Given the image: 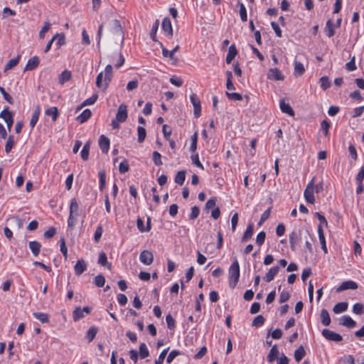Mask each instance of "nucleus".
Returning <instances> with one entry per match:
<instances>
[{
	"instance_id": "obj_1",
	"label": "nucleus",
	"mask_w": 364,
	"mask_h": 364,
	"mask_svg": "<svg viewBox=\"0 0 364 364\" xmlns=\"http://www.w3.org/2000/svg\"><path fill=\"white\" fill-rule=\"evenodd\" d=\"M108 38L112 41H120L121 44L124 42V33L119 21L117 19L112 20L109 23Z\"/></svg>"
},
{
	"instance_id": "obj_2",
	"label": "nucleus",
	"mask_w": 364,
	"mask_h": 364,
	"mask_svg": "<svg viewBox=\"0 0 364 364\" xmlns=\"http://www.w3.org/2000/svg\"><path fill=\"white\" fill-rule=\"evenodd\" d=\"M112 78V67L111 65H107L105 69V77L103 79V73L101 72L98 74L96 79V85L97 87L105 90Z\"/></svg>"
},
{
	"instance_id": "obj_3",
	"label": "nucleus",
	"mask_w": 364,
	"mask_h": 364,
	"mask_svg": "<svg viewBox=\"0 0 364 364\" xmlns=\"http://www.w3.org/2000/svg\"><path fill=\"white\" fill-rule=\"evenodd\" d=\"M229 285L231 289H234L240 278V265L237 259H235L228 269Z\"/></svg>"
},
{
	"instance_id": "obj_4",
	"label": "nucleus",
	"mask_w": 364,
	"mask_h": 364,
	"mask_svg": "<svg viewBox=\"0 0 364 364\" xmlns=\"http://www.w3.org/2000/svg\"><path fill=\"white\" fill-rule=\"evenodd\" d=\"M304 232L301 230H295L289 235V244L292 251H295L301 242L304 240Z\"/></svg>"
},
{
	"instance_id": "obj_5",
	"label": "nucleus",
	"mask_w": 364,
	"mask_h": 364,
	"mask_svg": "<svg viewBox=\"0 0 364 364\" xmlns=\"http://www.w3.org/2000/svg\"><path fill=\"white\" fill-rule=\"evenodd\" d=\"M316 177H313L309 183L307 184L306 189L304 190V196L306 202L314 204L315 202V198L314 196V183Z\"/></svg>"
},
{
	"instance_id": "obj_6",
	"label": "nucleus",
	"mask_w": 364,
	"mask_h": 364,
	"mask_svg": "<svg viewBox=\"0 0 364 364\" xmlns=\"http://www.w3.org/2000/svg\"><path fill=\"white\" fill-rule=\"evenodd\" d=\"M316 177H313L309 183L307 184L306 189L304 190V196L306 202L314 204L315 202V198L314 196V183Z\"/></svg>"
},
{
	"instance_id": "obj_7",
	"label": "nucleus",
	"mask_w": 364,
	"mask_h": 364,
	"mask_svg": "<svg viewBox=\"0 0 364 364\" xmlns=\"http://www.w3.org/2000/svg\"><path fill=\"white\" fill-rule=\"evenodd\" d=\"M91 312V309L88 306H85L82 309L77 306L73 312V318L74 321H77L85 317V314H89Z\"/></svg>"
},
{
	"instance_id": "obj_8",
	"label": "nucleus",
	"mask_w": 364,
	"mask_h": 364,
	"mask_svg": "<svg viewBox=\"0 0 364 364\" xmlns=\"http://www.w3.org/2000/svg\"><path fill=\"white\" fill-rule=\"evenodd\" d=\"M321 333L322 336L328 341L340 342L343 340L341 335L327 328L323 329Z\"/></svg>"
},
{
	"instance_id": "obj_9",
	"label": "nucleus",
	"mask_w": 364,
	"mask_h": 364,
	"mask_svg": "<svg viewBox=\"0 0 364 364\" xmlns=\"http://www.w3.org/2000/svg\"><path fill=\"white\" fill-rule=\"evenodd\" d=\"M191 102L193 106V114L196 118L199 117L201 114V105L200 100L196 94H192L190 96Z\"/></svg>"
},
{
	"instance_id": "obj_10",
	"label": "nucleus",
	"mask_w": 364,
	"mask_h": 364,
	"mask_svg": "<svg viewBox=\"0 0 364 364\" xmlns=\"http://www.w3.org/2000/svg\"><path fill=\"white\" fill-rule=\"evenodd\" d=\"M139 260L145 265H150L154 261L153 253L149 250H143L139 255Z\"/></svg>"
},
{
	"instance_id": "obj_11",
	"label": "nucleus",
	"mask_w": 364,
	"mask_h": 364,
	"mask_svg": "<svg viewBox=\"0 0 364 364\" xmlns=\"http://www.w3.org/2000/svg\"><path fill=\"white\" fill-rule=\"evenodd\" d=\"M127 119V107L125 104H121L116 114V119L118 122H124Z\"/></svg>"
},
{
	"instance_id": "obj_12",
	"label": "nucleus",
	"mask_w": 364,
	"mask_h": 364,
	"mask_svg": "<svg viewBox=\"0 0 364 364\" xmlns=\"http://www.w3.org/2000/svg\"><path fill=\"white\" fill-rule=\"evenodd\" d=\"M267 78L274 80H283L284 75L278 68H270L267 73Z\"/></svg>"
},
{
	"instance_id": "obj_13",
	"label": "nucleus",
	"mask_w": 364,
	"mask_h": 364,
	"mask_svg": "<svg viewBox=\"0 0 364 364\" xmlns=\"http://www.w3.org/2000/svg\"><path fill=\"white\" fill-rule=\"evenodd\" d=\"M161 27L167 36H168L169 38H171L173 36L172 25L168 18L166 17L164 18Z\"/></svg>"
},
{
	"instance_id": "obj_14",
	"label": "nucleus",
	"mask_w": 364,
	"mask_h": 364,
	"mask_svg": "<svg viewBox=\"0 0 364 364\" xmlns=\"http://www.w3.org/2000/svg\"><path fill=\"white\" fill-rule=\"evenodd\" d=\"M358 284L353 281L349 280L343 282L337 289V291H342L347 289H356Z\"/></svg>"
},
{
	"instance_id": "obj_15",
	"label": "nucleus",
	"mask_w": 364,
	"mask_h": 364,
	"mask_svg": "<svg viewBox=\"0 0 364 364\" xmlns=\"http://www.w3.org/2000/svg\"><path fill=\"white\" fill-rule=\"evenodd\" d=\"M339 323L347 328H353L356 326V322L349 316H343L340 318Z\"/></svg>"
},
{
	"instance_id": "obj_16",
	"label": "nucleus",
	"mask_w": 364,
	"mask_h": 364,
	"mask_svg": "<svg viewBox=\"0 0 364 364\" xmlns=\"http://www.w3.org/2000/svg\"><path fill=\"white\" fill-rule=\"evenodd\" d=\"M39 63H40V60H39V58L38 56L35 55V56L31 58L28 60V61L24 68V70L26 71V70H34L39 65Z\"/></svg>"
},
{
	"instance_id": "obj_17",
	"label": "nucleus",
	"mask_w": 364,
	"mask_h": 364,
	"mask_svg": "<svg viewBox=\"0 0 364 364\" xmlns=\"http://www.w3.org/2000/svg\"><path fill=\"white\" fill-rule=\"evenodd\" d=\"M109 139L105 135H101L99 139V146L104 153H107L109 149Z\"/></svg>"
},
{
	"instance_id": "obj_18",
	"label": "nucleus",
	"mask_w": 364,
	"mask_h": 364,
	"mask_svg": "<svg viewBox=\"0 0 364 364\" xmlns=\"http://www.w3.org/2000/svg\"><path fill=\"white\" fill-rule=\"evenodd\" d=\"M87 269V264L83 259H79L74 267L75 273L77 275L82 274Z\"/></svg>"
},
{
	"instance_id": "obj_19",
	"label": "nucleus",
	"mask_w": 364,
	"mask_h": 364,
	"mask_svg": "<svg viewBox=\"0 0 364 364\" xmlns=\"http://www.w3.org/2000/svg\"><path fill=\"white\" fill-rule=\"evenodd\" d=\"M279 107L282 112L287 113L290 116H294V112L289 103H286L284 100H280L279 101Z\"/></svg>"
},
{
	"instance_id": "obj_20",
	"label": "nucleus",
	"mask_w": 364,
	"mask_h": 364,
	"mask_svg": "<svg viewBox=\"0 0 364 364\" xmlns=\"http://www.w3.org/2000/svg\"><path fill=\"white\" fill-rule=\"evenodd\" d=\"M78 210H79V205H78L77 199L75 198H72L70 200V207H69V215H70V216H72V215L77 216L78 215Z\"/></svg>"
},
{
	"instance_id": "obj_21",
	"label": "nucleus",
	"mask_w": 364,
	"mask_h": 364,
	"mask_svg": "<svg viewBox=\"0 0 364 364\" xmlns=\"http://www.w3.org/2000/svg\"><path fill=\"white\" fill-rule=\"evenodd\" d=\"M279 268L278 266H275V267H272L269 271L268 272L265 274L264 277V279L267 282H269L271 281H272L274 278V277L277 274V273L279 272Z\"/></svg>"
},
{
	"instance_id": "obj_22",
	"label": "nucleus",
	"mask_w": 364,
	"mask_h": 364,
	"mask_svg": "<svg viewBox=\"0 0 364 364\" xmlns=\"http://www.w3.org/2000/svg\"><path fill=\"white\" fill-rule=\"evenodd\" d=\"M279 355V349L277 345H274L271 348L269 354L267 356V360L269 363H272L277 358Z\"/></svg>"
},
{
	"instance_id": "obj_23",
	"label": "nucleus",
	"mask_w": 364,
	"mask_h": 364,
	"mask_svg": "<svg viewBox=\"0 0 364 364\" xmlns=\"http://www.w3.org/2000/svg\"><path fill=\"white\" fill-rule=\"evenodd\" d=\"M237 54V50L235 45H231L229 47L228 53L226 56V59H225L226 63L228 64H230L232 61V60L235 58V57L236 56Z\"/></svg>"
},
{
	"instance_id": "obj_24",
	"label": "nucleus",
	"mask_w": 364,
	"mask_h": 364,
	"mask_svg": "<svg viewBox=\"0 0 364 364\" xmlns=\"http://www.w3.org/2000/svg\"><path fill=\"white\" fill-rule=\"evenodd\" d=\"M348 304L347 302H339L338 304H336L333 308V311L335 314H341V313H343V312H345L346 311H347L348 309Z\"/></svg>"
},
{
	"instance_id": "obj_25",
	"label": "nucleus",
	"mask_w": 364,
	"mask_h": 364,
	"mask_svg": "<svg viewBox=\"0 0 364 364\" xmlns=\"http://www.w3.org/2000/svg\"><path fill=\"white\" fill-rule=\"evenodd\" d=\"M28 245H29V248L31 250L33 255L34 256H38L39 255L41 247V245L40 244V242H38L37 241H31V242H29Z\"/></svg>"
},
{
	"instance_id": "obj_26",
	"label": "nucleus",
	"mask_w": 364,
	"mask_h": 364,
	"mask_svg": "<svg viewBox=\"0 0 364 364\" xmlns=\"http://www.w3.org/2000/svg\"><path fill=\"white\" fill-rule=\"evenodd\" d=\"M321 320L323 326H328L331 323V318L328 312L326 309H322L321 311Z\"/></svg>"
},
{
	"instance_id": "obj_27",
	"label": "nucleus",
	"mask_w": 364,
	"mask_h": 364,
	"mask_svg": "<svg viewBox=\"0 0 364 364\" xmlns=\"http://www.w3.org/2000/svg\"><path fill=\"white\" fill-rule=\"evenodd\" d=\"M0 117L3 119L6 123L14 119L13 113L10 112L8 108H5L1 112Z\"/></svg>"
},
{
	"instance_id": "obj_28",
	"label": "nucleus",
	"mask_w": 364,
	"mask_h": 364,
	"mask_svg": "<svg viewBox=\"0 0 364 364\" xmlns=\"http://www.w3.org/2000/svg\"><path fill=\"white\" fill-rule=\"evenodd\" d=\"M91 111L89 109H86L77 117V120L80 123H84L91 117Z\"/></svg>"
},
{
	"instance_id": "obj_29",
	"label": "nucleus",
	"mask_w": 364,
	"mask_h": 364,
	"mask_svg": "<svg viewBox=\"0 0 364 364\" xmlns=\"http://www.w3.org/2000/svg\"><path fill=\"white\" fill-rule=\"evenodd\" d=\"M333 27H334V25H333V22L332 21V20H331V19L328 20L326 22V24L325 30H326L327 36L329 38L333 36L335 34Z\"/></svg>"
},
{
	"instance_id": "obj_30",
	"label": "nucleus",
	"mask_w": 364,
	"mask_h": 364,
	"mask_svg": "<svg viewBox=\"0 0 364 364\" xmlns=\"http://www.w3.org/2000/svg\"><path fill=\"white\" fill-rule=\"evenodd\" d=\"M306 355V351L303 346H300L294 351V358L297 362H299Z\"/></svg>"
},
{
	"instance_id": "obj_31",
	"label": "nucleus",
	"mask_w": 364,
	"mask_h": 364,
	"mask_svg": "<svg viewBox=\"0 0 364 364\" xmlns=\"http://www.w3.org/2000/svg\"><path fill=\"white\" fill-rule=\"evenodd\" d=\"M39 115H40V108H39V107H37L36 108V109L34 110V112L32 114L31 119L30 120V126L31 127L32 129L36 126V124L38 120Z\"/></svg>"
},
{
	"instance_id": "obj_32",
	"label": "nucleus",
	"mask_w": 364,
	"mask_h": 364,
	"mask_svg": "<svg viewBox=\"0 0 364 364\" xmlns=\"http://www.w3.org/2000/svg\"><path fill=\"white\" fill-rule=\"evenodd\" d=\"M46 114L50 116L53 121H55L58 117V110L56 107H51L46 109Z\"/></svg>"
},
{
	"instance_id": "obj_33",
	"label": "nucleus",
	"mask_w": 364,
	"mask_h": 364,
	"mask_svg": "<svg viewBox=\"0 0 364 364\" xmlns=\"http://www.w3.org/2000/svg\"><path fill=\"white\" fill-rule=\"evenodd\" d=\"M90 149V142L87 141L85 143V144L84 145V146L80 152L81 157L84 161H87L88 159Z\"/></svg>"
},
{
	"instance_id": "obj_34",
	"label": "nucleus",
	"mask_w": 364,
	"mask_h": 364,
	"mask_svg": "<svg viewBox=\"0 0 364 364\" xmlns=\"http://www.w3.org/2000/svg\"><path fill=\"white\" fill-rule=\"evenodd\" d=\"M71 78V73L69 70H64L61 73L59 76V82L60 84H64L65 82L70 80Z\"/></svg>"
},
{
	"instance_id": "obj_35",
	"label": "nucleus",
	"mask_w": 364,
	"mask_h": 364,
	"mask_svg": "<svg viewBox=\"0 0 364 364\" xmlns=\"http://www.w3.org/2000/svg\"><path fill=\"white\" fill-rule=\"evenodd\" d=\"M253 225L252 224H250L245 232H244V235L242 236V242H246L247 240H249L250 238L252 237V234H253Z\"/></svg>"
},
{
	"instance_id": "obj_36",
	"label": "nucleus",
	"mask_w": 364,
	"mask_h": 364,
	"mask_svg": "<svg viewBox=\"0 0 364 364\" xmlns=\"http://www.w3.org/2000/svg\"><path fill=\"white\" fill-rule=\"evenodd\" d=\"M20 60V56H17L15 58L11 59L6 65L4 68V72L8 71L9 70L12 69L14 67L18 65Z\"/></svg>"
},
{
	"instance_id": "obj_37",
	"label": "nucleus",
	"mask_w": 364,
	"mask_h": 364,
	"mask_svg": "<svg viewBox=\"0 0 364 364\" xmlns=\"http://www.w3.org/2000/svg\"><path fill=\"white\" fill-rule=\"evenodd\" d=\"M319 84L320 87L324 90L329 88L331 85L329 78L326 76L321 77L319 79Z\"/></svg>"
},
{
	"instance_id": "obj_38",
	"label": "nucleus",
	"mask_w": 364,
	"mask_h": 364,
	"mask_svg": "<svg viewBox=\"0 0 364 364\" xmlns=\"http://www.w3.org/2000/svg\"><path fill=\"white\" fill-rule=\"evenodd\" d=\"M186 179V171H180L175 177V182L179 185H183Z\"/></svg>"
},
{
	"instance_id": "obj_39",
	"label": "nucleus",
	"mask_w": 364,
	"mask_h": 364,
	"mask_svg": "<svg viewBox=\"0 0 364 364\" xmlns=\"http://www.w3.org/2000/svg\"><path fill=\"white\" fill-rule=\"evenodd\" d=\"M240 7V18L243 22H246L247 20V10L245 5L242 3H238Z\"/></svg>"
},
{
	"instance_id": "obj_40",
	"label": "nucleus",
	"mask_w": 364,
	"mask_h": 364,
	"mask_svg": "<svg viewBox=\"0 0 364 364\" xmlns=\"http://www.w3.org/2000/svg\"><path fill=\"white\" fill-rule=\"evenodd\" d=\"M305 72L304 65L301 62H294V73L299 75H302Z\"/></svg>"
},
{
	"instance_id": "obj_41",
	"label": "nucleus",
	"mask_w": 364,
	"mask_h": 364,
	"mask_svg": "<svg viewBox=\"0 0 364 364\" xmlns=\"http://www.w3.org/2000/svg\"><path fill=\"white\" fill-rule=\"evenodd\" d=\"M33 316L42 323L48 322V316L46 314L42 312H35Z\"/></svg>"
},
{
	"instance_id": "obj_42",
	"label": "nucleus",
	"mask_w": 364,
	"mask_h": 364,
	"mask_svg": "<svg viewBox=\"0 0 364 364\" xmlns=\"http://www.w3.org/2000/svg\"><path fill=\"white\" fill-rule=\"evenodd\" d=\"M53 41H57L56 43L60 47L65 43V38L64 34L57 33L53 38Z\"/></svg>"
},
{
	"instance_id": "obj_43",
	"label": "nucleus",
	"mask_w": 364,
	"mask_h": 364,
	"mask_svg": "<svg viewBox=\"0 0 364 364\" xmlns=\"http://www.w3.org/2000/svg\"><path fill=\"white\" fill-rule=\"evenodd\" d=\"M137 134H138V142L142 143L146 136V132L145 129L143 127H138L137 128Z\"/></svg>"
},
{
	"instance_id": "obj_44",
	"label": "nucleus",
	"mask_w": 364,
	"mask_h": 364,
	"mask_svg": "<svg viewBox=\"0 0 364 364\" xmlns=\"http://www.w3.org/2000/svg\"><path fill=\"white\" fill-rule=\"evenodd\" d=\"M15 144V141L14 139V136L12 135H10L7 139V141L5 145V151L6 153H9L11 150L12 149L13 146Z\"/></svg>"
},
{
	"instance_id": "obj_45",
	"label": "nucleus",
	"mask_w": 364,
	"mask_h": 364,
	"mask_svg": "<svg viewBox=\"0 0 364 364\" xmlns=\"http://www.w3.org/2000/svg\"><path fill=\"white\" fill-rule=\"evenodd\" d=\"M353 311L357 315H362L364 314V306L361 303H356L353 306Z\"/></svg>"
},
{
	"instance_id": "obj_46",
	"label": "nucleus",
	"mask_w": 364,
	"mask_h": 364,
	"mask_svg": "<svg viewBox=\"0 0 364 364\" xmlns=\"http://www.w3.org/2000/svg\"><path fill=\"white\" fill-rule=\"evenodd\" d=\"M149 355V350L144 343H141L139 346V355L141 358H145Z\"/></svg>"
},
{
	"instance_id": "obj_47",
	"label": "nucleus",
	"mask_w": 364,
	"mask_h": 364,
	"mask_svg": "<svg viewBox=\"0 0 364 364\" xmlns=\"http://www.w3.org/2000/svg\"><path fill=\"white\" fill-rule=\"evenodd\" d=\"M309 237H310V235L308 231L304 232V240H305V247L306 251L311 253L313 252V247L311 242L309 240Z\"/></svg>"
},
{
	"instance_id": "obj_48",
	"label": "nucleus",
	"mask_w": 364,
	"mask_h": 364,
	"mask_svg": "<svg viewBox=\"0 0 364 364\" xmlns=\"http://www.w3.org/2000/svg\"><path fill=\"white\" fill-rule=\"evenodd\" d=\"M100 178V190L102 191L106 183V174L105 171H100L98 173Z\"/></svg>"
},
{
	"instance_id": "obj_49",
	"label": "nucleus",
	"mask_w": 364,
	"mask_h": 364,
	"mask_svg": "<svg viewBox=\"0 0 364 364\" xmlns=\"http://www.w3.org/2000/svg\"><path fill=\"white\" fill-rule=\"evenodd\" d=\"M339 364H355L354 358L352 355H345L339 360Z\"/></svg>"
},
{
	"instance_id": "obj_50",
	"label": "nucleus",
	"mask_w": 364,
	"mask_h": 364,
	"mask_svg": "<svg viewBox=\"0 0 364 364\" xmlns=\"http://www.w3.org/2000/svg\"><path fill=\"white\" fill-rule=\"evenodd\" d=\"M97 333V329L95 327H91L86 334V338H87L89 342H91L95 337Z\"/></svg>"
},
{
	"instance_id": "obj_51",
	"label": "nucleus",
	"mask_w": 364,
	"mask_h": 364,
	"mask_svg": "<svg viewBox=\"0 0 364 364\" xmlns=\"http://www.w3.org/2000/svg\"><path fill=\"white\" fill-rule=\"evenodd\" d=\"M95 284L98 287H102L105 283V277L102 274L96 276L94 279Z\"/></svg>"
},
{
	"instance_id": "obj_52",
	"label": "nucleus",
	"mask_w": 364,
	"mask_h": 364,
	"mask_svg": "<svg viewBox=\"0 0 364 364\" xmlns=\"http://www.w3.org/2000/svg\"><path fill=\"white\" fill-rule=\"evenodd\" d=\"M264 318L262 315L257 316L252 321V326L255 327L261 326L264 323Z\"/></svg>"
},
{
	"instance_id": "obj_53",
	"label": "nucleus",
	"mask_w": 364,
	"mask_h": 364,
	"mask_svg": "<svg viewBox=\"0 0 364 364\" xmlns=\"http://www.w3.org/2000/svg\"><path fill=\"white\" fill-rule=\"evenodd\" d=\"M226 95L229 100L233 101H240L242 100V96L237 92H226Z\"/></svg>"
},
{
	"instance_id": "obj_54",
	"label": "nucleus",
	"mask_w": 364,
	"mask_h": 364,
	"mask_svg": "<svg viewBox=\"0 0 364 364\" xmlns=\"http://www.w3.org/2000/svg\"><path fill=\"white\" fill-rule=\"evenodd\" d=\"M50 28V23L48 21L44 23L43 26L39 32V38H43L45 37L46 33L49 31Z\"/></svg>"
},
{
	"instance_id": "obj_55",
	"label": "nucleus",
	"mask_w": 364,
	"mask_h": 364,
	"mask_svg": "<svg viewBox=\"0 0 364 364\" xmlns=\"http://www.w3.org/2000/svg\"><path fill=\"white\" fill-rule=\"evenodd\" d=\"M98 95L97 94L92 95L90 97L85 100L82 106L92 105H93L97 100Z\"/></svg>"
},
{
	"instance_id": "obj_56",
	"label": "nucleus",
	"mask_w": 364,
	"mask_h": 364,
	"mask_svg": "<svg viewBox=\"0 0 364 364\" xmlns=\"http://www.w3.org/2000/svg\"><path fill=\"white\" fill-rule=\"evenodd\" d=\"M265 237H266V233L264 231H261L257 235L256 243L259 246H261L264 242Z\"/></svg>"
},
{
	"instance_id": "obj_57",
	"label": "nucleus",
	"mask_w": 364,
	"mask_h": 364,
	"mask_svg": "<svg viewBox=\"0 0 364 364\" xmlns=\"http://www.w3.org/2000/svg\"><path fill=\"white\" fill-rule=\"evenodd\" d=\"M197 141H198V134H197V132H196L191 136V144L190 150L193 152H194L197 149Z\"/></svg>"
},
{
	"instance_id": "obj_58",
	"label": "nucleus",
	"mask_w": 364,
	"mask_h": 364,
	"mask_svg": "<svg viewBox=\"0 0 364 364\" xmlns=\"http://www.w3.org/2000/svg\"><path fill=\"white\" fill-rule=\"evenodd\" d=\"M153 161H154V164L156 166H161L162 164L161 156L156 151L153 152Z\"/></svg>"
},
{
	"instance_id": "obj_59",
	"label": "nucleus",
	"mask_w": 364,
	"mask_h": 364,
	"mask_svg": "<svg viewBox=\"0 0 364 364\" xmlns=\"http://www.w3.org/2000/svg\"><path fill=\"white\" fill-rule=\"evenodd\" d=\"M168 348L163 350L161 351V353H160L158 359L155 361V363L154 364H163L164 363V360L166 356V354L168 353Z\"/></svg>"
},
{
	"instance_id": "obj_60",
	"label": "nucleus",
	"mask_w": 364,
	"mask_h": 364,
	"mask_svg": "<svg viewBox=\"0 0 364 364\" xmlns=\"http://www.w3.org/2000/svg\"><path fill=\"white\" fill-rule=\"evenodd\" d=\"M129 169V164L127 160H124L119 164V171L121 173H124L127 172Z\"/></svg>"
},
{
	"instance_id": "obj_61",
	"label": "nucleus",
	"mask_w": 364,
	"mask_h": 364,
	"mask_svg": "<svg viewBox=\"0 0 364 364\" xmlns=\"http://www.w3.org/2000/svg\"><path fill=\"white\" fill-rule=\"evenodd\" d=\"M11 220L14 222L16 228L18 229H21L23 226L24 221L17 216H14L11 218Z\"/></svg>"
},
{
	"instance_id": "obj_62",
	"label": "nucleus",
	"mask_w": 364,
	"mask_h": 364,
	"mask_svg": "<svg viewBox=\"0 0 364 364\" xmlns=\"http://www.w3.org/2000/svg\"><path fill=\"white\" fill-rule=\"evenodd\" d=\"M103 230L102 225H98L97 228L95 235H94V240L96 242H98L102 237Z\"/></svg>"
},
{
	"instance_id": "obj_63",
	"label": "nucleus",
	"mask_w": 364,
	"mask_h": 364,
	"mask_svg": "<svg viewBox=\"0 0 364 364\" xmlns=\"http://www.w3.org/2000/svg\"><path fill=\"white\" fill-rule=\"evenodd\" d=\"M98 263L102 266H106L107 264V258L105 252H102L100 253Z\"/></svg>"
},
{
	"instance_id": "obj_64",
	"label": "nucleus",
	"mask_w": 364,
	"mask_h": 364,
	"mask_svg": "<svg viewBox=\"0 0 364 364\" xmlns=\"http://www.w3.org/2000/svg\"><path fill=\"white\" fill-rule=\"evenodd\" d=\"M364 179V166H362L356 176L355 180L357 183H362Z\"/></svg>"
}]
</instances>
